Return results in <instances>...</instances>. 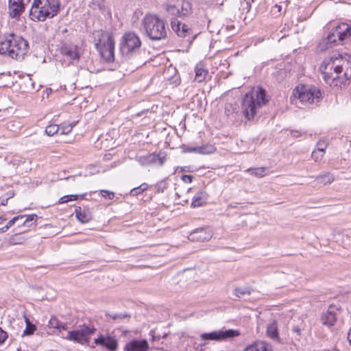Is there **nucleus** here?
<instances>
[{
    "instance_id": "nucleus-1",
    "label": "nucleus",
    "mask_w": 351,
    "mask_h": 351,
    "mask_svg": "<svg viewBox=\"0 0 351 351\" xmlns=\"http://www.w3.org/2000/svg\"><path fill=\"white\" fill-rule=\"evenodd\" d=\"M319 70L330 86L345 84L351 78V56L334 53L324 60Z\"/></svg>"
},
{
    "instance_id": "nucleus-2",
    "label": "nucleus",
    "mask_w": 351,
    "mask_h": 351,
    "mask_svg": "<svg viewBox=\"0 0 351 351\" xmlns=\"http://www.w3.org/2000/svg\"><path fill=\"white\" fill-rule=\"evenodd\" d=\"M27 49L28 43L22 37L14 34L0 36V54L18 59L23 58Z\"/></svg>"
},
{
    "instance_id": "nucleus-3",
    "label": "nucleus",
    "mask_w": 351,
    "mask_h": 351,
    "mask_svg": "<svg viewBox=\"0 0 351 351\" xmlns=\"http://www.w3.org/2000/svg\"><path fill=\"white\" fill-rule=\"evenodd\" d=\"M267 101L265 90L261 87L254 88L243 98L242 106L244 114L249 120L254 119L257 110L265 106Z\"/></svg>"
},
{
    "instance_id": "nucleus-4",
    "label": "nucleus",
    "mask_w": 351,
    "mask_h": 351,
    "mask_svg": "<svg viewBox=\"0 0 351 351\" xmlns=\"http://www.w3.org/2000/svg\"><path fill=\"white\" fill-rule=\"evenodd\" d=\"M143 26L147 36L152 40H160L167 34L165 22L156 15H146L143 19Z\"/></svg>"
},
{
    "instance_id": "nucleus-5",
    "label": "nucleus",
    "mask_w": 351,
    "mask_h": 351,
    "mask_svg": "<svg viewBox=\"0 0 351 351\" xmlns=\"http://www.w3.org/2000/svg\"><path fill=\"white\" fill-rule=\"evenodd\" d=\"M141 47V40L138 35L132 31H129L122 36L119 49L121 55L125 57H130L136 54Z\"/></svg>"
},
{
    "instance_id": "nucleus-6",
    "label": "nucleus",
    "mask_w": 351,
    "mask_h": 351,
    "mask_svg": "<svg viewBox=\"0 0 351 351\" xmlns=\"http://www.w3.org/2000/svg\"><path fill=\"white\" fill-rule=\"evenodd\" d=\"M100 38L95 43L96 49L99 51L102 58L106 62H110L114 58V40L113 36L109 32H101Z\"/></svg>"
},
{
    "instance_id": "nucleus-7",
    "label": "nucleus",
    "mask_w": 351,
    "mask_h": 351,
    "mask_svg": "<svg viewBox=\"0 0 351 351\" xmlns=\"http://www.w3.org/2000/svg\"><path fill=\"white\" fill-rule=\"evenodd\" d=\"M293 94L303 104L318 103L322 99L320 90L313 86H298Z\"/></svg>"
},
{
    "instance_id": "nucleus-8",
    "label": "nucleus",
    "mask_w": 351,
    "mask_h": 351,
    "mask_svg": "<svg viewBox=\"0 0 351 351\" xmlns=\"http://www.w3.org/2000/svg\"><path fill=\"white\" fill-rule=\"evenodd\" d=\"M94 328L83 326L79 329L69 331L65 339L75 343L86 344L89 341V337L95 332Z\"/></svg>"
},
{
    "instance_id": "nucleus-9",
    "label": "nucleus",
    "mask_w": 351,
    "mask_h": 351,
    "mask_svg": "<svg viewBox=\"0 0 351 351\" xmlns=\"http://www.w3.org/2000/svg\"><path fill=\"white\" fill-rule=\"evenodd\" d=\"M239 335V332L236 330L229 329L226 330H217L208 333H202L200 337L204 341H223Z\"/></svg>"
},
{
    "instance_id": "nucleus-10",
    "label": "nucleus",
    "mask_w": 351,
    "mask_h": 351,
    "mask_svg": "<svg viewBox=\"0 0 351 351\" xmlns=\"http://www.w3.org/2000/svg\"><path fill=\"white\" fill-rule=\"evenodd\" d=\"M171 25L173 32L178 36L185 38L189 41H192L194 39L195 35H193L189 25L181 23L177 19H173L171 21Z\"/></svg>"
},
{
    "instance_id": "nucleus-11",
    "label": "nucleus",
    "mask_w": 351,
    "mask_h": 351,
    "mask_svg": "<svg viewBox=\"0 0 351 351\" xmlns=\"http://www.w3.org/2000/svg\"><path fill=\"white\" fill-rule=\"evenodd\" d=\"M94 342L96 345L106 348L109 351H116L118 348L117 338L110 335H100Z\"/></svg>"
},
{
    "instance_id": "nucleus-12",
    "label": "nucleus",
    "mask_w": 351,
    "mask_h": 351,
    "mask_svg": "<svg viewBox=\"0 0 351 351\" xmlns=\"http://www.w3.org/2000/svg\"><path fill=\"white\" fill-rule=\"evenodd\" d=\"M30 0H9L8 10L10 16L12 18L19 16L25 10V5Z\"/></svg>"
},
{
    "instance_id": "nucleus-13",
    "label": "nucleus",
    "mask_w": 351,
    "mask_h": 351,
    "mask_svg": "<svg viewBox=\"0 0 351 351\" xmlns=\"http://www.w3.org/2000/svg\"><path fill=\"white\" fill-rule=\"evenodd\" d=\"M213 237V232L210 228H197L189 235V239L194 242H204L208 241Z\"/></svg>"
},
{
    "instance_id": "nucleus-14",
    "label": "nucleus",
    "mask_w": 351,
    "mask_h": 351,
    "mask_svg": "<svg viewBox=\"0 0 351 351\" xmlns=\"http://www.w3.org/2000/svg\"><path fill=\"white\" fill-rule=\"evenodd\" d=\"M339 311V308L336 306L330 305L326 312L323 313L322 315L321 320L322 324L327 326H333L337 321Z\"/></svg>"
},
{
    "instance_id": "nucleus-15",
    "label": "nucleus",
    "mask_w": 351,
    "mask_h": 351,
    "mask_svg": "<svg viewBox=\"0 0 351 351\" xmlns=\"http://www.w3.org/2000/svg\"><path fill=\"white\" fill-rule=\"evenodd\" d=\"M29 15L32 20H38L44 21L49 16V12L44 10V8L40 3L34 0L30 9Z\"/></svg>"
},
{
    "instance_id": "nucleus-16",
    "label": "nucleus",
    "mask_w": 351,
    "mask_h": 351,
    "mask_svg": "<svg viewBox=\"0 0 351 351\" xmlns=\"http://www.w3.org/2000/svg\"><path fill=\"white\" fill-rule=\"evenodd\" d=\"M60 52L70 60H78L80 57V48L73 44H64L60 48Z\"/></svg>"
},
{
    "instance_id": "nucleus-17",
    "label": "nucleus",
    "mask_w": 351,
    "mask_h": 351,
    "mask_svg": "<svg viewBox=\"0 0 351 351\" xmlns=\"http://www.w3.org/2000/svg\"><path fill=\"white\" fill-rule=\"evenodd\" d=\"M44 8V10L49 12V18H51L57 14L59 8V0H37Z\"/></svg>"
},
{
    "instance_id": "nucleus-18",
    "label": "nucleus",
    "mask_w": 351,
    "mask_h": 351,
    "mask_svg": "<svg viewBox=\"0 0 351 351\" xmlns=\"http://www.w3.org/2000/svg\"><path fill=\"white\" fill-rule=\"evenodd\" d=\"M148 343L146 340H132L125 346V351H147Z\"/></svg>"
},
{
    "instance_id": "nucleus-19",
    "label": "nucleus",
    "mask_w": 351,
    "mask_h": 351,
    "mask_svg": "<svg viewBox=\"0 0 351 351\" xmlns=\"http://www.w3.org/2000/svg\"><path fill=\"white\" fill-rule=\"evenodd\" d=\"M267 336L274 341H280L278 324L276 320H273L268 324L266 330Z\"/></svg>"
},
{
    "instance_id": "nucleus-20",
    "label": "nucleus",
    "mask_w": 351,
    "mask_h": 351,
    "mask_svg": "<svg viewBox=\"0 0 351 351\" xmlns=\"http://www.w3.org/2000/svg\"><path fill=\"white\" fill-rule=\"evenodd\" d=\"M75 216L81 223H87L92 219V214L88 209L77 206L75 208Z\"/></svg>"
},
{
    "instance_id": "nucleus-21",
    "label": "nucleus",
    "mask_w": 351,
    "mask_h": 351,
    "mask_svg": "<svg viewBox=\"0 0 351 351\" xmlns=\"http://www.w3.org/2000/svg\"><path fill=\"white\" fill-rule=\"evenodd\" d=\"M244 351H273L272 346L265 341H256L247 347Z\"/></svg>"
},
{
    "instance_id": "nucleus-22",
    "label": "nucleus",
    "mask_w": 351,
    "mask_h": 351,
    "mask_svg": "<svg viewBox=\"0 0 351 351\" xmlns=\"http://www.w3.org/2000/svg\"><path fill=\"white\" fill-rule=\"evenodd\" d=\"M208 195L206 191L200 190L193 197L191 206L193 208L203 206L207 200Z\"/></svg>"
},
{
    "instance_id": "nucleus-23",
    "label": "nucleus",
    "mask_w": 351,
    "mask_h": 351,
    "mask_svg": "<svg viewBox=\"0 0 351 351\" xmlns=\"http://www.w3.org/2000/svg\"><path fill=\"white\" fill-rule=\"evenodd\" d=\"M337 33L341 36L342 40H346L351 37V26L347 23H341L335 27Z\"/></svg>"
},
{
    "instance_id": "nucleus-24",
    "label": "nucleus",
    "mask_w": 351,
    "mask_h": 351,
    "mask_svg": "<svg viewBox=\"0 0 351 351\" xmlns=\"http://www.w3.org/2000/svg\"><path fill=\"white\" fill-rule=\"evenodd\" d=\"M158 156L155 154H150L145 156H136V160L141 165L145 166L156 162Z\"/></svg>"
},
{
    "instance_id": "nucleus-25",
    "label": "nucleus",
    "mask_w": 351,
    "mask_h": 351,
    "mask_svg": "<svg viewBox=\"0 0 351 351\" xmlns=\"http://www.w3.org/2000/svg\"><path fill=\"white\" fill-rule=\"evenodd\" d=\"M334 180V176L329 172L319 175L315 178V181L317 183L323 186L331 184Z\"/></svg>"
},
{
    "instance_id": "nucleus-26",
    "label": "nucleus",
    "mask_w": 351,
    "mask_h": 351,
    "mask_svg": "<svg viewBox=\"0 0 351 351\" xmlns=\"http://www.w3.org/2000/svg\"><path fill=\"white\" fill-rule=\"evenodd\" d=\"M195 80L197 82H203L208 74V71L203 68L201 64H197L195 68Z\"/></svg>"
},
{
    "instance_id": "nucleus-27",
    "label": "nucleus",
    "mask_w": 351,
    "mask_h": 351,
    "mask_svg": "<svg viewBox=\"0 0 351 351\" xmlns=\"http://www.w3.org/2000/svg\"><path fill=\"white\" fill-rule=\"evenodd\" d=\"M214 150H215L214 147L212 145H208L201 146V147H190L187 149V151L189 152H194L202 154H208L213 153L214 152Z\"/></svg>"
},
{
    "instance_id": "nucleus-28",
    "label": "nucleus",
    "mask_w": 351,
    "mask_h": 351,
    "mask_svg": "<svg viewBox=\"0 0 351 351\" xmlns=\"http://www.w3.org/2000/svg\"><path fill=\"white\" fill-rule=\"evenodd\" d=\"M179 5V16H186L191 12V4L186 1H182Z\"/></svg>"
},
{
    "instance_id": "nucleus-29",
    "label": "nucleus",
    "mask_w": 351,
    "mask_h": 351,
    "mask_svg": "<svg viewBox=\"0 0 351 351\" xmlns=\"http://www.w3.org/2000/svg\"><path fill=\"white\" fill-rule=\"evenodd\" d=\"M337 28H334L332 29V31L328 34L327 38H326V43L332 44L336 43L337 42H343L342 39H341V36L339 34H337Z\"/></svg>"
},
{
    "instance_id": "nucleus-30",
    "label": "nucleus",
    "mask_w": 351,
    "mask_h": 351,
    "mask_svg": "<svg viewBox=\"0 0 351 351\" xmlns=\"http://www.w3.org/2000/svg\"><path fill=\"white\" fill-rule=\"evenodd\" d=\"M24 318L26 327L23 332V337L32 335L36 329V326L33 324L25 315H24Z\"/></svg>"
},
{
    "instance_id": "nucleus-31",
    "label": "nucleus",
    "mask_w": 351,
    "mask_h": 351,
    "mask_svg": "<svg viewBox=\"0 0 351 351\" xmlns=\"http://www.w3.org/2000/svg\"><path fill=\"white\" fill-rule=\"evenodd\" d=\"M326 148V145H324V147H322L317 148V149L314 150L312 152V154H311L312 158L315 162L320 161L322 159V158L325 154Z\"/></svg>"
},
{
    "instance_id": "nucleus-32",
    "label": "nucleus",
    "mask_w": 351,
    "mask_h": 351,
    "mask_svg": "<svg viewBox=\"0 0 351 351\" xmlns=\"http://www.w3.org/2000/svg\"><path fill=\"white\" fill-rule=\"evenodd\" d=\"M267 169L265 167L249 168L246 170L251 175H254L258 178H262L266 175Z\"/></svg>"
},
{
    "instance_id": "nucleus-33",
    "label": "nucleus",
    "mask_w": 351,
    "mask_h": 351,
    "mask_svg": "<svg viewBox=\"0 0 351 351\" xmlns=\"http://www.w3.org/2000/svg\"><path fill=\"white\" fill-rule=\"evenodd\" d=\"M49 326L51 328H53L62 329V330L66 329V325L65 324H63V323L59 322V320L55 317H52L49 319Z\"/></svg>"
},
{
    "instance_id": "nucleus-34",
    "label": "nucleus",
    "mask_w": 351,
    "mask_h": 351,
    "mask_svg": "<svg viewBox=\"0 0 351 351\" xmlns=\"http://www.w3.org/2000/svg\"><path fill=\"white\" fill-rule=\"evenodd\" d=\"M234 294L237 298H242L244 295L251 294V289L249 287H237L234 289Z\"/></svg>"
},
{
    "instance_id": "nucleus-35",
    "label": "nucleus",
    "mask_w": 351,
    "mask_h": 351,
    "mask_svg": "<svg viewBox=\"0 0 351 351\" xmlns=\"http://www.w3.org/2000/svg\"><path fill=\"white\" fill-rule=\"evenodd\" d=\"M25 239L18 234H15L9 238L8 243L10 245H20L24 243Z\"/></svg>"
},
{
    "instance_id": "nucleus-36",
    "label": "nucleus",
    "mask_w": 351,
    "mask_h": 351,
    "mask_svg": "<svg viewBox=\"0 0 351 351\" xmlns=\"http://www.w3.org/2000/svg\"><path fill=\"white\" fill-rule=\"evenodd\" d=\"M24 218V216L23 215H18L16 217H14V218H12V219H10L8 223L7 224L1 228H0V232H6L11 226H12L14 225V223L19 219H23Z\"/></svg>"
},
{
    "instance_id": "nucleus-37",
    "label": "nucleus",
    "mask_w": 351,
    "mask_h": 351,
    "mask_svg": "<svg viewBox=\"0 0 351 351\" xmlns=\"http://www.w3.org/2000/svg\"><path fill=\"white\" fill-rule=\"evenodd\" d=\"M147 188H148L147 184L143 183V184H141L139 186L132 189L130 191V193L132 196H136V195H138V194L143 193L145 190H147Z\"/></svg>"
},
{
    "instance_id": "nucleus-38",
    "label": "nucleus",
    "mask_w": 351,
    "mask_h": 351,
    "mask_svg": "<svg viewBox=\"0 0 351 351\" xmlns=\"http://www.w3.org/2000/svg\"><path fill=\"white\" fill-rule=\"evenodd\" d=\"M59 130H60V127L58 125L51 124V125H48L45 128V133L48 136H51L54 135L55 134L58 133L59 132Z\"/></svg>"
},
{
    "instance_id": "nucleus-39",
    "label": "nucleus",
    "mask_w": 351,
    "mask_h": 351,
    "mask_svg": "<svg viewBox=\"0 0 351 351\" xmlns=\"http://www.w3.org/2000/svg\"><path fill=\"white\" fill-rule=\"evenodd\" d=\"M167 12L174 16H179V5L178 4L177 5H172V4H168L166 7Z\"/></svg>"
},
{
    "instance_id": "nucleus-40",
    "label": "nucleus",
    "mask_w": 351,
    "mask_h": 351,
    "mask_svg": "<svg viewBox=\"0 0 351 351\" xmlns=\"http://www.w3.org/2000/svg\"><path fill=\"white\" fill-rule=\"evenodd\" d=\"M23 216H24V217H25V215H23ZM36 219H37V215L35 214L27 215V216H26V219L23 221V224L26 226L27 227H29L31 226V223H31L32 221L36 222Z\"/></svg>"
},
{
    "instance_id": "nucleus-41",
    "label": "nucleus",
    "mask_w": 351,
    "mask_h": 351,
    "mask_svg": "<svg viewBox=\"0 0 351 351\" xmlns=\"http://www.w3.org/2000/svg\"><path fill=\"white\" fill-rule=\"evenodd\" d=\"M254 0H244L241 2V7L243 10H246L248 12L251 8L252 3L254 2Z\"/></svg>"
},
{
    "instance_id": "nucleus-42",
    "label": "nucleus",
    "mask_w": 351,
    "mask_h": 351,
    "mask_svg": "<svg viewBox=\"0 0 351 351\" xmlns=\"http://www.w3.org/2000/svg\"><path fill=\"white\" fill-rule=\"evenodd\" d=\"M73 129V126L71 125H68L65 126H62L60 128V134H69Z\"/></svg>"
},
{
    "instance_id": "nucleus-43",
    "label": "nucleus",
    "mask_w": 351,
    "mask_h": 351,
    "mask_svg": "<svg viewBox=\"0 0 351 351\" xmlns=\"http://www.w3.org/2000/svg\"><path fill=\"white\" fill-rule=\"evenodd\" d=\"M100 193L104 198L108 199H112L114 197V193L113 192L107 190H101Z\"/></svg>"
},
{
    "instance_id": "nucleus-44",
    "label": "nucleus",
    "mask_w": 351,
    "mask_h": 351,
    "mask_svg": "<svg viewBox=\"0 0 351 351\" xmlns=\"http://www.w3.org/2000/svg\"><path fill=\"white\" fill-rule=\"evenodd\" d=\"M106 316L107 317H110L112 319H123V318L130 317V315H128V314H114V315H110L109 313H106Z\"/></svg>"
},
{
    "instance_id": "nucleus-45",
    "label": "nucleus",
    "mask_w": 351,
    "mask_h": 351,
    "mask_svg": "<svg viewBox=\"0 0 351 351\" xmlns=\"http://www.w3.org/2000/svg\"><path fill=\"white\" fill-rule=\"evenodd\" d=\"M8 338V334L0 327V346L2 345Z\"/></svg>"
},
{
    "instance_id": "nucleus-46",
    "label": "nucleus",
    "mask_w": 351,
    "mask_h": 351,
    "mask_svg": "<svg viewBox=\"0 0 351 351\" xmlns=\"http://www.w3.org/2000/svg\"><path fill=\"white\" fill-rule=\"evenodd\" d=\"M193 176L191 175H183L181 177V180L187 183H191L193 181Z\"/></svg>"
},
{
    "instance_id": "nucleus-47",
    "label": "nucleus",
    "mask_w": 351,
    "mask_h": 351,
    "mask_svg": "<svg viewBox=\"0 0 351 351\" xmlns=\"http://www.w3.org/2000/svg\"><path fill=\"white\" fill-rule=\"evenodd\" d=\"M71 201V197H69V195H64L62 197H60L58 200L59 204H64Z\"/></svg>"
},
{
    "instance_id": "nucleus-48",
    "label": "nucleus",
    "mask_w": 351,
    "mask_h": 351,
    "mask_svg": "<svg viewBox=\"0 0 351 351\" xmlns=\"http://www.w3.org/2000/svg\"><path fill=\"white\" fill-rule=\"evenodd\" d=\"M292 330L294 332H295L298 335H300L301 334V330L298 326H293Z\"/></svg>"
},
{
    "instance_id": "nucleus-49",
    "label": "nucleus",
    "mask_w": 351,
    "mask_h": 351,
    "mask_svg": "<svg viewBox=\"0 0 351 351\" xmlns=\"http://www.w3.org/2000/svg\"><path fill=\"white\" fill-rule=\"evenodd\" d=\"M324 145L327 146L326 143L324 141H319L317 144V148L324 147Z\"/></svg>"
},
{
    "instance_id": "nucleus-50",
    "label": "nucleus",
    "mask_w": 351,
    "mask_h": 351,
    "mask_svg": "<svg viewBox=\"0 0 351 351\" xmlns=\"http://www.w3.org/2000/svg\"><path fill=\"white\" fill-rule=\"evenodd\" d=\"M69 197H71V201L77 200L79 197V195H69Z\"/></svg>"
},
{
    "instance_id": "nucleus-51",
    "label": "nucleus",
    "mask_w": 351,
    "mask_h": 351,
    "mask_svg": "<svg viewBox=\"0 0 351 351\" xmlns=\"http://www.w3.org/2000/svg\"><path fill=\"white\" fill-rule=\"evenodd\" d=\"M291 134L293 137H298L300 136V133L298 131H292Z\"/></svg>"
},
{
    "instance_id": "nucleus-52",
    "label": "nucleus",
    "mask_w": 351,
    "mask_h": 351,
    "mask_svg": "<svg viewBox=\"0 0 351 351\" xmlns=\"http://www.w3.org/2000/svg\"><path fill=\"white\" fill-rule=\"evenodd\" d=\"M348 339L349 341L350 344L351 345V327L348 334Z\"/></svg>"
},
{
    "instance_id": "nucleus-53",
    "label": "nucleus",
    "mask_w": 351,
    "mask_h": 351,
    "mask_svg": "<svg viewBox=\"0 0 351 351\" xmlns=\"http://www.w3.org/2000/svg\"><path fill=\"white\" fill-rule=\"evenodd\" d=\"M8 198L5 199H3V200L1 202L0 204H1V205H3V206L6 205V204H8Z\"/></svg>"
},
{
    "instance_id": "nucleus-54",
    "label": "nucleus",
    "mask_w": 351,
    "mask_h": 351,
    "mask_svg": "<svg viewBox=\"0 0 351 351\" xmlns=\"http://www.w3.org/2000/svg\"><path fill=\"white\" fill-rule=\"evenodd\" d=\"M274 8H278V12H280L281 6L278 5H275Z\"/></svg>"
},
{
    "instance_id": "nucleus-55",
    "label": "nucleus",
    "mask_w": 351,
    "mask_h": 351,
    "mask_svg": "<svg viewBox=\"0 0 351 351\" xmlns=\"http://www.w3.org/2000/svg\"><path fill=\"white\" fill-rule=\"evenodd\" d=\"M159 160H160V165H162L163 164L164 158H159Z\"/></svg>"
},
{
    "instance_id": "nucleus-56",
    "label": "nucleus",
    "mask_w": 351,
    "mask_h": 351,
    "mask_svg": "<svg viewBox=\"0 0 351 351\" xmlns=\"http://www.w3.org/2000/svg\"><path fill=\"white\" fill-rule=\"evenodd\" d=\"M13 195H14L13 193L12 194H10V196H9L8 198H11L13 196Z\"/></svg>"
},
{
    "instance_id": "nucleus-57",
    "label": "nucleus",
    "mask_w": 351,
    "mask_h": 351,
    "mask_svg": "<svg viewBox=\"0 0 351 351\" xmlns=\"http://www.w3.org/2000/svg\"><path fill=\"white\" fill-rule=\"evenodd\" d=\"M13 195H14L13 193L12 194H10V196H9L8 198H11L13 196Z\"/></svg>"
},
{
    "instance_id": "nucleus-58",
    "label": "nucleus",
    "mask_w": 351,
    "mask_h": 351,
    "mask_svg": "<svg viewBox=\"0 0 351 351\" xmlns=\"http://www.w3.org/2000/svg\"><path fill=\"white\" fill-rule=\"evenodd\" d=\"M84 195H80V197H81L82 198H83V197H84Z\"/></svg>"
}]
</instances>
